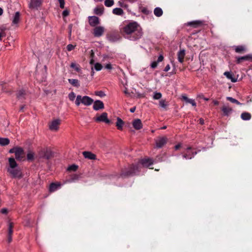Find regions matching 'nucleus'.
<instances>
[{
  "label": "nucleus",
  "instance_id": "obj_1",
  "mask_svg": "<svg viewBox=\"0 0 252 252\" xmlns=\"http://www.w3.org/2000/svg\"><path fill=\"white\" fill-rule=\"evenodd\" d=\"M121 32L125 38L130 40L135 41L142 36V29L135 22H131L121 29Z\"/></svg>",
  "mask_w": 252,
  "mask_h": 252
},
{
  "label": "nucleus",
  "instance_id": "obj_2",
  "mask_svg": "<svg viewBox=\"0 0 252 252\" xmlns=\"http://www.w3.org/2000/svg\"><path fill=\"white\" fill-rule=\"evenodd\" d=\"M140 172L139 164H129L121 170L120 177L125 178L137 175Z\"/></svg>",
  "mask_w": 252,
  "mask_h": 252
},
{
  "label": "nucleus",
  "instance_id": "obj_3",
  "mask_svg": "<svg viewBox=\"0 0 252 252\" xmlns=\"http://www.w3.org/2000/svg\"><path fill=\"white\" fill-rule=\"evenodd\" d=\"M93 102L94 100L88 96H82L80 95H78L76 96L75 103L77 106H79L81 103L86 106H90Z\"/></svg>",
  "mask_w": 252,
  "mask_h": 252
},
{
  "label": "nucleus",
  "instance_id": "obj_4",
  "mask_svg": "<svg viewBox=\"0 0 252 252\" xmlns=\"http://www.w3.org/2000/svg\"><path fill=\"white\" fill-rule=\"evenodd\" d=\"M38 155L40 158L49 159L53 157V153L50 149L45 148L40 150Z\"/></svg>",
  "mask_w": 252,
  "mask_h": 252
},
{
  "label": "nucleus",
  "instance_id": "obj_5",
  "mask_svg": "<svg viewBox=\"0 0 252 252\" xmlns=\"http://www.w3.org/2000/svg\"><path fill=\"white\" fill-rule=\"evenodd\" d=\"M197 154V152L194 150L191 147H188L186 151L183 153V157L186 159H191L195 155Z\"/></svg>",
  "mask_w": 252,
  "mask_h": 252
},
{
  "label": "nucleus",
  "instance_id": "obj_6",
  "mask_svg": "<svg viewBox=\"0 0 252 252\" xmlns=\"http://www.w3.org/2000/svg\"><path fill=\"white\" fill-rule=\"evenodd\" d=\"M157 161H154L153 158H145L142 159L139 163L137 164H140V170L141 169V165L144 167H149L154 163H156Z\"/></svg>",
  "mask_w": 252,
  "mask_h": 252
},
{
  "label": "nucleus",
  "instance_id": "obj_7",
  "mask_svg": "<svg viewBox=\"0 0 252 252\" xmlns=\"http://www.w3.org/2000/svg\"><path fill=\"white\" fill-rule=\"evenodd\" d=\"M107 113L106 112L102 113L100 116L94 118L95 121L97 122H104L107 124H110L111 121L107 118Z\"/></svg>",
  "mask_w": 252,
  "mask_h": 252
},
{
  "label": "nucleus",
  "instance_id": "obj_8",
  "mask_svg": "<svg viewBox=\"0 0 252 252\" xmlns=\"http://www.w3.org/2000/svg\"><path fill=\"white\" fill-rule=\"evenodd\" d=\"M104 28L101 26L95 27L93 30V34L94 37H100L104 32Z\"/></svg>",
  "mask_w": 252,
  "mask_h": 252
},
{
  "label": "nucleus",
  "instance_id": "obj_9",
  "mask_svg": "<svg viewBox=\"0 0 252 252\" xmlns=\"http://www.w3.org/2000/svg\"><path fill=\"white\" fill-rule=\"evenodd\" d=\"M107 38L110 42H114L119 40L121 37L118 33H112L107 35Z\"/></svg>",
  "mask_w": 252,
  "mask_h": 252
},
{
  "label": "nucleus",
  "instance_id": "obj_10",
  "mask_svg": "<svg viewBox=\"0 0 252 252\" xmlns=\"http://www.w3.org/2000/svg\"><path fill=\"white\" fill-rule=\"evenodd\" d=\"M167 142V138L166 137H159L156 140V146L158 148L162 147L164 145L166 144Z\"/></svg>",
  "mask_w": 252,
  "mask_h": 252
},
{
  "label": "nucleus",
  "instance_id": "obj_11",
  "mask_svg": "<svg viewBox=\"0 0 252 252\" xmlns=\"http://www.w3.org/2000/svg\"><path fill=\"white\" fill-rule=\"evenodd\" d=\"M61 124V120L56 119L53 120L49 125V128L52 130H57L59 129V126Z\"/></svg>",
  "mask_w": 252,
  "mask_h": 252
},
{
  "label": "nucleus",
  "instance_id": "obj_12",
  "mask_svg": "<svg viewBox=\"0 0 252 252\" xmlns=\"http://www.w3.org/2000/svg\"><path fill=\"white\" fill-rule=\"evenodd\" d=\"M89 23L91 26L95 27L99 24V19L96 16H89Z\"/></svg>",
  "mask_w": 252,
  "mask_h": 252
},
{
  "label": "nucleus",
  "instance_id": "obj_13",
  "mask_svg": "<svg viewBox=\"0 0 252 252\" xmlns=\"http://www.w3.org/2000/svg\"><path fill=\"white\" fill-rule=\"evenodd\" d=\"M15 158L18 160H22L24 157V151L21 147H18L15 154Z\"/></svg>",
  "mask_w": 252,
  "mask_h": 252
},
{
  "label": "nucleus",
  "instance_id": "obj_14",
  "mask_svg": "<svg viewBox=\"0 0 252 252\" xmlns=\"http://www.w3.org/2000/svg\"><path fill=\"white\" fill-rule=\"evenodd\" d=\"M186 24L188 26H190L193 28H197L203 25V22L200 20H196L189 22Z\"/></svg>",
  "mask_w": 252,
  "mask_h": 252
},
{
  "label": "nucleus",
  "instance_id": "obj_15",
  "mask_svg": "<svg viewBox=\"0 0 252 252\" xmlns=\"http://www.w3.org/2000/svg\"><path fill=\"white\" fill-rule=\"evenodd\" d=\"M104 108V105L103 102L99 100H95L94 103L93 109L97 111L99 109H103Z\"/></svg>",
  "mask_w": 252,
  "mask_h": 252
},
{
  "label": "nucleus",
  "instance_id": "obj_16",
  "mask_svg": "<svg viewBox=\"0 0 252 252\" xmlns=\"http://www.w3.org/2000/svg\"><path fill=\"white\" fill-rule=\"evenodd\" d=\"M221 110L223 113V115L226 116H229L233 111V109L232 108L226 105H223V106H222L221 108Z\"/></svg>",
  "mask_w": 252,
  "mask_h": 252
},
{
  "label": "nucleus",
  "instance_id": "obj_17",
  "mask_svg": "<svg viewBox=\"0 0 252 252\" xmlns=\"http://www.w3.org/2000/svg\"><path fill=\"white\" fill-rule=\"evenodd\" d=\"M8 172L12 175L13 177L21 178V173L18 169L11 168L8 169Z\"/></svg>",
  "mask_w": 252,
  "mask_h": 252
},
{
  "label": "nucleus",
  "instance_id": "obj_18",
  "mask_svg": "<svg viewBox=\"0 0 252 252\" xmlns=\"http://www.w3.org/2000/svg\"><path fill=\"white\" fill-rule=\"evenodd\" d=\"M133 127L136 130H139L142 128L143 125L141 121L139 119H135L132 122Z\"/></svg>",
  "mask_w": 252,
  "mask_h": 252
},
{
  "label": "nucleus",
  "instance_id": "obj_19",
  "mask_svg": "<svg viewBox=\"0 0 252 252\" xmlns=\"http://www.w3.org/2000/svg\"><path fill=\"white\" fill-rule=\"evenodd\" d=\"M251 60H252V55H248L241 57H237L236 63L239 64L244 61H248Z\"/></svg>",
  "mask_w": 252,
  "mask_h": 252
},
{
  "label": "nucleus",
  "instance_id": "obj_20",
  "mask_svg": "<svg viewBox=\"0 0 252 252\" xmlns=\"http://www.w3.org/2000/svg\"><path fill=\"white\" fill-rule=\"evenodd\" d=\"M41 2V0H31L30 7L31 8H37L40 6Z\"/></svg>",
  "mask_w": 252,
  "mask_h": 252
},
{
  "label": "nucleus",
  "instance_id": "obj_21",
  "mask_svg": "<svg viewBox=\"0 0 252 252\" xmlns=\"http://www.w3.org/2000/svg\"><path fill=\"white\" fill-rule=\"evenodd\" d=\"M27 95L26 91L25 90L21 89L18 91L17 93V97L19 99H26V95Z\"/></svg>",
  "mask_w": 252,
  "mask_h": 252
},
{
  "label": "nucleus",
  "instance_id": "obj_22",
  "mask_svg": "<svg viewBox=\"0 0 252 252\" xmlns=\"http://www.w3.org/2000/svg\"><path fill=\"white\" fill-rule=\"evenodd\" d=\"M224 75L226 76L227 78L230 80L232 82H236L237 80V78H236L234 75L231 72L226 71L223 73Z\"/></svg>",
  "mask_w": 252,
  "mask_h": 252
},
{
  "label": "nucleus",
  "instance_id": "obj_23",
  "mask_svg": "<svg viewBox=\"0 0 252 252\" xmlns=\"http://www.w3.org/2000/svg\"><path fill=\"white\" fill-rule=\"evenodd\" d=\"M83 155L86 158L89 159H96L95 155L93 154L90 152L84 151L83 152Z\"/></svg>",
  "mask_w": 252,
  "mask_h": 252
},
{
  "label": "nucleus",
  "instance_id": "obj_24",
  "mask_svg": "<svg viewBox=\"0 0 252 252\" xmlns=\"http://www.w3.org/2000/svg\"><path fill=\"white\" fill-rule=\"evenodd\" d=\"M178 60L181 63H183L184 61V58L185 56V50H181L178 53Z\"/></svg>",
  "mask_w": 252,
  "mask_h": 252
},
{
  "label": "nucleus",
  "instance_id": "obj_25",
  "mask_svg": "<svg viewBox=\"0 0 252 252\" xmlns=\"http://www.w3.org/2000/svg\"><path fill=\"white\" fill-rule=\"evenodd\" d=\"M104 7L103 6H97L94 9V13L97 15H101L103 14L104 12Z\"/></svg>",
  "mask_w": 252,
  "mask_h": 252
},
{
  "label": "nucleus",
  "instance_id": "obj_26",
  "mask_svg": "<svg viewBox=\"0 0 252 252\" xmlns=\"http://www.w3.org/2000/svg\"><path fill=\"white\" fill-rule=\"evenodd\" d=\"M246 50V48L245 46L243 45L237 46L235 47V51L237 53H244Z\"/></svg>",
  "mask_w": 252,
  "mask_h": 252
},
{
  "label": "nucleus",
  "instance_id": "obj_27",
  "mask_svg": "<svg viewBox=\"0 0 252 252\" xmlns=\"http://www.w3.org/2000/svg\"><path fill=\"white\" fill-rule=\"evenodd\" d=\"M117 122L116 126L119 130H122L123 126L124 124V121L120 118L118 117L117 119Z\"/></svg>",
  "mask_w": 252,
  "mask_h": 252
},
{
  "label": "nucleus",
  "instance_id": "obj_28",
  "mask_svg": "<svg viewBox=\"0 0 252 252\" xmlns=\"http://www.w3.org/2000/svg\"><path fill=\"white\" fill-rule=\"evenodd\" d=\"M251 114L248 112H243L241 115V119L245 121L250 120L251 119Z\"/></svg>",
  "mask_w": 252,
  "mask_h": 252
},
{
  "label": "nucleus",
  "instance_id": "obj_29",
  "mask_svg": "<svg viewBox=\"0 0 252 252\" xmlns=\"http://www.w3.org/2000/svg\"><path fill=\"white\" fill-rule=\"evenodd\" d=\"M8 161L11 168H15L17 166V164L13 158H9Z\"/></svg>",
  "mask_w": 252,
  "mask_h": 252
},
{
  "label": "nucleus",
  "instance_id": "obj_30",
  "mask_svg": "<svg viewBox=\"0 0 252 252\" xmlns=\"http://www.w3.org/2000/svg\"><path fill=\"white\" fill-rule=\"evenodd\" d=\"M68 81L70 84L74 87L78 88L80 86L79 81L77 79H69Z\"/></svg>",
  "mask_w": 252,
  "mask_h": 252
},
{
  "label": "nucleus",
  "instance_id": "obj_31",
  "mask_svg": "<svg viewBox=\"0 0 252 252\" xmlns=\"http://www.w3.org/2000/svg\"><path fill=\"white\" fill-rule=\"evenodd\" d=\"M154 13L157 17H160L163 14V11L160 7H156L154 10Z\"/></svg>",
  "mask_w": 252,
  "mask_h": 252
},
{
  "label": "nucleus",
  "instance_id": "obj_32",
  "mask_svg": "<svg viewBox=\"0 0 252 252\" xmlns=\"http://www.w3.org/2000/svg\"><path fill=\"white\" fill-rule=\"evenodd\" d=\"M60 186V185L59 184L54 183H51L49 187V191L50 192H54Z\"/></svg>",
  "mask_w": 252,
  "mask_h": 252
},
{
  "label": "nucleus",
  "instance_id": "obj_33",
  "mask_svg": "<svg viewBox=\"0 0 252 252\" xmlns=\"http://www.w3.org/2000/svg\"><path fill=\"white\" fill-rule=\"evenodd\" d=\"M9 139L7 138L0 137V145L1 146H6L9 144Z\"/></svg>",
  "mask_w": 252,
  "mask_h": 252
},
{
  "label": "nucleus",
  "instance_id": "obj_34",
  "mask_svg": "<svg viewBox=\"0 0 252 252\" xmlns=\"http://www.w3.org/2000/svg\"><path fill=\"white\" fill-rule=\"evenodd\" d=\"M20 14L19 12H16L14 16V18L12 21V23L14 24H16L19 23L20 20Z\"/></svg>",
  "mask_w": 252,
  "mask_h": 252
},
{
  "label": "nucleus",
  "instance_id": "obj_35",
  "mask_svg": "<svg viewBox=\"0 0 252 252\" xmlns=\"http://www.w3.org/2000/svg\"><path fill=\"white\" fill-rule=\"evenodd\" d=\"M113 13L117 15H122L123 13V10L121 8H115L113 9Z\"/></svg>",
  "mask_w": 252,
  "mask_h": 252
},
{
  "label": "nucleus",
  "instance_id": "obj_36",
  "mask_svg": "<svg viewBox=\"0 0 252 252\" xmlns=\"http://www.w3.org/2000/svg\"><path fill=\"white\" fill-rule=\"evenodd\" d=\"M27 160L31 161L33 160L34 158V154L33 152L30 151L27 155Z\"/></svg>",
  "mask_w": 252,
  "mask_h": 252
},
{
  "label": "nucleus",
  "instance_id": "obj_37",
  "mask_svg": "<svg viewBox=\"0 0 252 252\" xmlns=\"http://www.w3.org/2000/svg\"><path fill=\"white\" fill-rule=\"evenodd\" d=\"M13 222H9V225H8L7 235L12 236L13 232Z\"/></svg>",
  "mask_w": 252,
  "mask_h": 252
},
{
  "label": "nucleus",
  "instance_id": "obj_38",
  "mask_svg": "<svg viewBox=\"0 0 252 252\" xmlns=\"http://www.w3.org/2000/svg\"><path fill=\"white\" fill-rule=\"evenodd\" d=\"M226 99L227 100H229L232 103H235L237 105H241L242 103H241L239 101H238L237 100H236V99H234L231 97H226Z\"/></svg>",
  "mask_w": 252,
  "mask_h": 252
},
{
  "label": "nucleus",
  "instance_id": "obj_39",
  "mask_svg": "<svg viewBox=\"0 0 252 252\" xmlns=\"http://www.w3.org/2000/svg\"><path fill=\"white\" fill-rule=\"evenodd\" d=\"M159 104L160 107L163 108H166L167 106L168 105L167 102L165 100L161 99L159 102Z\"/></svg>",
  "mask_w": 252,
  "mask_h": 252
},
{
  "label": "nucleus",
  "instance_id": "obj_40",
  "mask_svg": "<svg viewBox=\"0 0 252 252\" xmlns=\"http://www.w3.org/2000/svg\"><path fill=\"white\" fill-rule=\"evenodd\" d=\"M114 3L113 0H105L104 1V4L107 7H111Z\"/></svg>",
  "mask_w": 252,
  "mask_h": 252
},
{
  "label": "nucleus",
  "instance_id": "obj_41",
  "mask_svg": "<svg viewBox=\"0 0 252 252\" xmlns=\"http://www.w3.org/2000/svg\"><path fill=\"white\" fill-rule=\"evenodd\" d=\"M162 97V94L160 93L155 92L153 95V99L155 100L159 99Z\"/></svg>",
  "mask_w": 252,
  "mask_h": 252
},
{
  "label": "nucleus",
  "instance_id": "obj_42",
  "mask_svg": "<svg viewBox=\"0 0 252 252\" xmlns=\"http://www.w3.org/2000/svg\"><path fill=\"white\" fill-rule=\"evenodd\" d=\"M70 67L71 68H74V69L77 72H79L80 71V66L79 64H76L75 63H72L70 64Z\"/></svg>",
  "mask_w": 252,
  "mask_h": 252
},
{
  "label": "nucleus",
  "instance_id": "obj_43",
  "mask_svg": "<svg viewBox=\"0 0 252 252\" xmlns=\"http://www.w3.org/2000/svg\"><path fill=\"white\" fill-rule=\"evenodd\" d=\"M78 166L75 164H72L70 166H69L68 168H67V170L69 171H75L76 170H77V169H78Z\"/></svg>",
  "mask_w": 252,
  "mask_h": 252
},
{
  "label": "nucleus",
  "instance_id": "obj_44",
  "mask_svg": "<svg viewBox=\"0 0 252 252\" xmlns=\"http://www.w3.org/2000/svg\"><path fill=\"white\" fill-rule=\"evenodd\" d=\"M94 68L96 71H100L102 68V65L99 63H96L94 64Z\"/></svg>",
  "mask_w": 252,
  "mask_h": 252
},
{
  "label": "nucleus",
  "instance_id": "obj_45",
  "mask_svg": "<svg viewBox=\"0 0 252 252\" xmlns=\"http://www.w3.org/2000/svg\"><path fill=\"white\" fill-rule=\"evenodd\" d=\"M95 94L101 97L105 96V94H104V93L101 91L95 92Z\"/></svg>",
  "mask_w": 252,
  "mask_h": 252
},
{
  "label": "nucleus",
  "instance_id": "obj_46",
  "mask_svg": "<svg viewBox=\"0 0 252 252\" xmlns=\"http://www.w3.org/2000/svg\"><path fill=\"white\" fill-rule=\"evenodd\" d=\"M75 97H76L75 94L73 92H71L70 94H68V98L70 99V100H71V101L74 100Z\"/></svg>",
  "mask_w": 252,
  "mask_h": 252
},
{
  "label": "nucleus",
  "instance_id": "obj_47",
  "mask_svg": "<svg viewBox=\"0 0 252 252\" xmlns=\"http://www.w3.org/2000/svg\"><path fill=\"white\" fill-rule=\"evenodd\" d=\"M58 1L60 3V7L62 9H63L64 8V0H58Z\"/></svg>",
  "mask_w": 252,
  "mask_h": 252
},
{
  "label": "nucleus",
  "instance_id": "obj_48",
  "mask_svg": "<svg viewBox=\"0 0 252 252\" xmlns=\"http://www.w3.org/2000/svg\"><path fill=\"white\" fill-rule=\"evenodd\" d=\"M69 14V10L65 9L63 12L62 15H63V17H65L68 16Z\"/></svg>",
  "mask_w": 252,
  "mask_h": 252
},
{
  "label": "nucleus",
  "instance_id": "obj_49",
  "mask_svg": "<svg viewBox=\"0 0 252 252\" xmlns=\"http://www.w3.org/2000/svg\"><path fill=\"white\" fill-rule=\"evenodd\" d=\"M158 62L157 61H155V62H153L151 64V67L152 68H155L157 67L158 66Z\"/></svg>",
  "mask_w": 252,
  "mask_h": 252
},
{
  "label": "nucleus",
  "instance_id": "obj_50",
  "mask_svg": "<svg viewBox=\"0 0 252 252\" xmlns=\"http://www.w3.org/2000/svg\"><path fill=\"white\" fill-rule=\"evenodd\" d=\"M187 103H190L193 106H196V103L194 100L192 99H189Z\"/></svg>",
  "mask_w": 252,
  "mask_h": 252
},
{
  "label": "nucleus",
  "instance_id": "obj_51",
  "mask_svg": "<svg viewBox=\"0 0 252 252\" xmlns=\"http://www.w3.org/2000/svg\"><path fill=\"white\" fill-rule=\"evenodd\" d=\"M154 161H157V163L158 162H160L162 161V157L160 156H157L155 159H153Z\"/></svg>",
  "mask_w": 252,
  "mask_h": 252
},
{
  "label": "nucleus",
  "instance_id": "obj_52",
  "mask_svg": "<svg viewBox=\"0 0 252 252\" xmlns=\"http://www.w3.org/2000/svg\"><path fill=\"white\" fill-rule=\"evenodd\" d=\"M74 48V46H73L72 44H68L67 46V50L68 51H70L72 50Z\"/></svg>",
  "mask_w": 252,
  "mask_h": 252
},
{
  "label": "nucleus",
  "instance_id": "obj_53",
  "mask_svg": "<svg viewBox=\"0 0 252 252\" xmlns=\"http://www.w3.org/2000/svg\"><path fill=\"white\" fill-rule=\"evenodd\" d=\"M18 147H14V148H13L9 150V152L10 153H14V154H15V153H16V150H17V149H18Z\"/></svg>",
  "mask_w": 252,
  "mask_h": 252
},
{
  "label": "nucleus",
  "instance_id": "obj_54",
  "mask_svg": "<svg viewBox=\"0 0 252 252\" xmlns=\"http://www.w3.org/2000/svg\"><path fill=\"white\" fill-rule=\"evenodd\" d=\"M0 212L3 214H6L8 213V210L6 208H2L1 209Z\"/></svg>",
  "mask_w": 252,
  "mask_h": 252
},
{
  "label": "nucleus",
  "instance_id": "obj_55",
  "mask_svg": "<svg viewBox=\"0 0 252 252\" xmlns=\"http://www.w3.org/2000/svg\"><path fill=\"white\" fill-rule=\"evenodd\" d=\"M182 99L184 100H185L186 102H188L189 100L190 99V98H189L187 96H186V95H182Z\"/></svg>",
  "mask_w": 252,
  "mask_h": 252
},
{
  "label": "nucleus",
  "instance_id": "obj_56",
  "mask_svg": "<svg viewBox=\"0 0 252 252\" xmlns=\"http://www.w3.org/2000/svg\"><path fill=\"white\" fill-rule=\"evenodd\" d=\"M163 56L162 55H160L158 58L157 62L158 63H159V62H162L163 61Z\"/></svg>",
  "mask_w": 252,
  "mask_h": 252
},
{
  "label": "nucleus",
  "instance_id": "obj_57",
  "mask_svg": "<svg viewBox=\"0 0 252 252\" xmlns=\"http://www.w3.org/2000/svg\"><path fill=\"white\" fill-rule=\"evenodd\" d=\"M170 69V66L169 64H167L164 69V71L165 72L168 71Z\"/></svg>",
  "mask_w": 252,
  "mask_h": 252
},
{
  "label": "nucleus",
  "instance_id": "obj_58",
  "mask_svg": "<svg viewBox=\"0 0 252 252\" xmlns=\"http://www.w3.org/2000/svg\"><path fill=\"white\" fill-rule=\"evenodd\" d=\"M12 240V236L7 235V242H8V243H10V242H11Z\"/></svg>",
  "mask_w": 252,
  "mask_h": 252
},
{
  "label": "nucleus",
  "instance_id": "obj_59",
  "mask_svg": "<svg viewBox=\"0 0 252 252\" xmlns=\"http://www.w3.org/2000/svg\"><path fill=\"white\" fill-rule=\"evenodd\" d=\"M105 68L107 69H112V65L110 63H108L105 65Z\"/></svg>",
  "mask_w": 252,
  "mask_h": 252
},
{
  "label": "nucleus",
  "instance_id": "obj_60",
  "mask_svg": "<svg viewBox=\"0 0 252 252\" xmlns=\"http://www.w3.org/2000/svg\"><path fill=\"white\" fill-rule=\"evenodd\" d=\"M78 178V175H74L72 177V181H74V180H77Z\"/></svg>",
  "mask_w": 252,
  "mask_h": 252
},
{
  "label": "nucleus",
  "instance_id": "obj_61",
  "mask_svg": "<svg viewBox=\"0 0 252 252\" xmlns=\"http://www.w3.org/2000/svg\"><path fill=\"white\" fill-rule=\"evenodd\" d=\"M199 122L200 124H201V125H203L204 124V120L202 118H200L199 119Z\"/></svg>",
  "mask_w": 252,
  "mask_h": 252
},
{
  "label": "nucleus",
  "instance_id": "obj_62",
  "mask_svg": "<svg viewBox=\"0 0 252 252\" xmlns=\"http://www.w3.org/2000/svg\"><path fill=\"white\" fill-rule=\"evenodd\" d=\"M142 12L146 14H148L149 13V10L145 8L142 10Z\"/></svg>",
  "mask_w": 252,
  "mask_h": 252
},
{
  "label": "nucleus",
  "instance_id": "obj_63",
  "mask_svg": "<svg viewBox=\"0 0 252 252\" xmlns=\"http://www.w3.org/2000/svg\"><path fill=\"white\" fill-rule=\"evenodd\" d=\"M181 145L180 144H177L175 146V149L176 150H177L179 149V148L181 147Z\"/></svg>",
  "mask_w": 252,
  "mask_h": 252
},
{
  "label": "nucleus",
  "instance_id": "obj_64",
  "mask_svg": "<svg viewBox=\"0 0 252 252\" xmlns=\"http://www.w3.org/2000/svg\"><path fill=\"white\" fill-rule=\"evenodd\" d=\"M135 109H136V107H132L130 109V112L131 113H134L135 111Z\"/></svg>",
  "mask_w": 252,
  "mask_h": 252
}]
</instances>
